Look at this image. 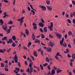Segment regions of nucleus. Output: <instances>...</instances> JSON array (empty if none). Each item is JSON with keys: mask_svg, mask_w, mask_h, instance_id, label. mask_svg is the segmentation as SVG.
<instances>
[{"mask_svg": "<svg viewBox=\"0 0 75 75\" xmlns=\"http://www.w3.org/2000/svg\"><path fill=\"white\" fill-rule=\"evenodd\" d=\"M24 17H22L19 19H17L18 21H20V25H21L22 23L24 22Z\"/></svg>", "mask_w": 75, "mask_h": 75, "instance_id": "f257e3e1", "label": "nucleus"}, {"mask_svg": "<svg viewBox=\"0 0 75 75\" xmlns=\"http://www.w3.org/2000/svg\"><path fill=\"white\" fill-rule=\"evenodd\" d=\"M52 27H53V23H52V22H51L50 23V26H48V28L49 29H50V30L52 31L53 28Z\"/></svg>", "mask_w": 75, "mask_h": 75, "instance_id": "f03ea898", "label": "nucleus"}, {"mask_svg": "<svg viewBox=\"0 0 75 75\" xmlns=\"http://www.w3.org/2000/svg\"><path fill=\"white\" fill-rule=\"evenodd\" d=\"M56 35L57 37H58V38L59 39H61V38H62V36H61V35L59 33H57Z\"/></svg>", "mask_w": 75, "mask_h": 75, "instance_id": "7ed1b4c3", "label": "nucleus"}, {"mask_svg": "<svg viewBox=\"0 0 75 75\" xmlns=\"http://www.w3.org/2000/svg\"><path fill=\"white\" fill-rule=\"evenodd\" d=\"M40 7L41 8L42 10L43 11H45L46 10V7L44 6H40Z\"/></svg>", "mask_w": 75, "mask_h": 75, "instance_id": "20e7f679", "label": "nucleus"}, {"mask_svg": "<svg viewBox=\"0 0 75 75\" xmlns=\"http://www.w3.org/2000/svg\"><path fill=\"white\" fill-rule=\"evenodd\" d=\"M33 55L35 57H38V54L35 51H33Z\"/></svg>", "mask_w": 75, "mask_h": 75, "instance_id": "39448f33", "label": "nucleus"}, {"mask_svg": "<svg viewBox=\"0 0 75 75\" xmlns=\"http://www.w3.org/2000/svg\"><path fill=\"white\" fill-rule=\"evenodd\" d=\"M46 7L47 9L49 10H50V11H52V8L50 6H46Z\"/></svg>", "mask_w": 75, "mask_h": 75, "instance_id": "423d86ee", "label": "nucleus"}, {"mask_svg": "<svg viewBox=\"0 0 75 75\" xmlns=\"http://www.w3.org/2000/svg\"><path fill=\"white\" fill-rule=\"evenodd\" d=\"M47 51L48 52H51V48L50 47H48L47 48Z\"/></svg>", "mask_w": 75, "mask_h": 75, "instance_id": "0eeeda50", "label": "nucleus"}, {"mask_svg": "<svg viewBox=\"0 0 75 75\" xmlns=\"http://www.w3.org/2000/svg\"><path fill=\"white\" fill-rule=\"evenodd\" d=\"M2 40H6V41L7 42H8V40H7V37H4L2 39Z\"/></svg>", "mask_w": 75, "mask_h": 75, "instance_id": "6e6552de", "label": "nucleus"}, {"mask_svg": "<svg viewBox=\"0 0 75 75\" xmlns=\"http://www.w3.org/2000/svg\"><path fill=\"white\" fill-rule=\"evenodd\" d=\"M25 33L27 35H28L29 34V31H28V29H26L25 31Z\"/></svg>", "mask_w": 75, "mask_h": 75, "instance_id": "1a4fd4ad", "label": "nucleus"}, {"mask_svg": "<svg viewBox=\"0 0 75 75\" xmlns=\"http://www.w3.org/2000/svg\"><path fill=\"white\" fill-rule=\"evenodd\" d=\"M39 25H40V26L42 27H43L44 26V24H42V22H40L39 23Z\"/></svg>", "mask_w": 75, "mask_h": 75, "instance_id": "9d476101", "label": "nucleus"}, {"mask_svg": "<svg viewBox=\"0 0 75 75\" xmlns=\"http://www.w3.org/2000/svg\"><path fill=\"white\" fill-rule=\"evenodd\" d=\"M32 38L33 40H35V35H34V33H33L32 34Z\"/></svg>", "mask_w": 75, "mask_h": 75, "instance_id": "9b49d317", "label": "nucleus"}, {"mask_svg": "<svg viewBox=\"0 0 75 75\" xmlns=\"http://www.w3.org/2000/svg\"><path fill=\"white\" fill-rule=\"evenodd\" d=\"M71 57L72 59H75V54H72Z\"/></svg>", "mask_w": 75, "mask_h": 75, "instance_id": "f8f14e48", "label": "nucleus"}, {"mask_svg": "<svg viewBox=\"0 0 75 75\" xmlns=\"http://www.w3.org/2000/svg\"><path fill=\"white\" fill-rule=\"evenodd\" d=\"M8 42H7L8 44H9V43L11 44V43H12V42H13V40H12V39H11L9 40V41H8Z\"/></svg>", "mask_w": 75, "mask_h": 75, "instance_id": "ddd939ff", "label": "nucleus"}, {"mask_svg": "<svg viewBox=\"0 0 75 75\" xmlns=\"http://www.w3.org/2000/svg\"><path fill=\"white\" fill-rule=\"evenodd\" d=\"M4 16H3V17L4 18H6V17L7 16V14L6 13V12H4Z\"/></svg>", "mask_w": 75, "mask_h": 75, "instance_id": "4468645a", "label": "nucleus"}, {"mask_svg": "<svg viewBox=\"0 0 75 75\" xmlns=\"http://www.w3.org/2000/svg\"><path fill=\"white\" fill-rule=\"evenodd\" d=\"M33 67L30 68V73L31 74V72H33Z\"/></svg>", "mask_w": 75, "mask_h": 75, "instance_id": "2eb2a0df", "label": "nucleus"}, {"mask_svg": "<svg viewBox=\"0 0 75 75\" xmlns=\"http://www.w3.org/2000/svg\"><path fill=\"white\" fill-rule=\"evenodd\" d=\"M2 28H3V30H7V26H5V27H4V25H2Z\"/></svg>", "mask_w": 75, "mask_h": 75, "instance_id": "dca6fc26", "label": "nucleus"}, {"mask_svg": "<svg viewBox=\"0 0 75 75\" xmlns=\"http://www.w3.org/2000/svg\"><path fill=\"white\" fill-rule=\"evenodd\" d=\"M51 73L52 74V75H54L55 73V70H54V69H53Z\"/></svg>", "mask_w": 75, "mask_h": 75, "instance_id": "f3484780", "label": "nucleus"}, {"mask_svg": "<svg viewBox=\"0 0 75 75\" xmlns=\"http://www.w3.org/2000/svg\"><path fill=\"white\" fill-rule=\"evenodd\" d=\"M57 73L58 74L59 73H60L61 72H62V70H59V69H57Z\"/></svg>", "mask_w": 75, "mask_h": 75, "instance_id": "a211bd4d", "label": "nucleus"}, {"mask_svg": "<svg viewBox=\"0 0 75 75\" xmlns=\"http://www.w3.org/2000/svg\"><path fill=\"white\" fill-rule=\"evenodd\" d=\"M43 30L45 33H47V27H45L44 28Z\"/></svg>", "mask_w": 75, "mask_h": 75, "instance_id": "6ab92c4d", "label": "nucleus"}, {"mask_svg": "<svg viewBox=\"0 0 75 75\" xmlns=\"http://www.w3.org/2000/svg\"><path fill=\"white\" fill-rule=\"evenodd\" d=\"M0 23H1V25H3V24L4 23V22L3 21V20H2V19H0Z\"/></svg>", "mask_w": 75, "mask_h": 75, "instance_id": "aec40b11", "label": "nucleus"}, {"mask_svg": "<svg viewBox=\"0 0 75 75\" xmlns=\"http://www.w3.org/2000/svg\"><path fill=\"white\" fill-rule=\"evenodd\" d=\"M12 38V39L13 40H16V36H15L14 35L13 36Z\"/></svg>", "mask_w": 75, "mask_h": 75, "instance_id": "412c9836", "label": "nucleus"}, {"mask_svg": "<svg viewBox=\"0 0 75 75\" xmlns=\"http://www.w3.org/2000/svg\"><path fill=\"white\" fill-rule=\"evenodd\" d=\"M41 36L42 38L43 39V38H45V35H44L42 34H41Z\"/></svg>", "mask_w": 75, "mask_h": 75, "instance_id": "4be33fe9", "label": "nucleus"}, {"mask_svg": "<svg viewBox=\"0 0 75 75\" xmlns=\"http://www.w3.org/2000/svg\"><path fill=\"white\" fill-rule=\"evenodd\" d=\"M14 58H13V60L16 59H17V54H15L14 55Z\"/></svg>", "mask_w": 75, "mask_h": 75, "instance_id": "5701e85b", "label": "nucleus"}, {"mask_svg": "<svg viewBox=\"0 0 75 75\" xmlns=\"http://www.w3.org/2000/svg\"><path fill=\"white\" fill-rule=\"evenodd\" d=\"M15 69L16 71H17L18 72H19V71H20V68H19L15 67Z\"/></svg>", "mask_w": 75, "mask_h": 75, "instance_id": "b1692460", "label": "nucleus"}, {"mask_svg": "<svg viewBox=\"0 0 75 75\" xmlns=\"http://www.w3.org/2000/svg\"><path fill=\"white\" fill-rule=\"evenodd\" d=\"M10 30H11V29H8V30L7 31V33H6L7 34H8L10 33Z\"/></svg>", "mask_w": 75, "mask_h": 75, "instance_id": "393cba45", "label": "nucleus"}, {"mask_svg": "<svg viewBox=\"0 0 75 75\" xmlns=\"http://www.w3.org/2000/svg\"><path fill=\"white\" fill-rule=\"evenodd\" d=\"M8 23V24H13V21H10Z\"/></svg>", "mask_w": 75, "mask_h": 75, "instance_id": "a878e982", "label": "nucleus"}, {"mask_svg": "<svg viewBox=\"0 0 75 75\" xmlns=\"http://www.w3.org/2000/svg\"><path fill=\"white\" fill-rule=\"evenodd\" d=\"M63 47H67V44L65 43H63Z\"/></svg>", "mask_w": 75, "mask_h": 75, "instance_id": "bb28decb", "label": "nucleus"}, {"mask_svg": "<svg viewBox=\"0 0 75 75\" xmlns=\"http://www.w3.org/2000/svg\"><path fill=\"white\" fill-rule=\"evenodd\" d=\"M40 66L41 68V70H43V69H44V68H43V66L41 65V64H40Z\"/></svg>", "mask_w": 75, "mask_h": 75, "instance_id": "cd10ccee", "label": "nucleus"}, {"mask_svg": "<svg viewBox=\"0 0 75 75\" xmlns=\"http://www.w3.org/2000/svg\"><path fill=\"white\" fill-rule=\"evenodd\" d=\"M1 67H4V64H3V63L1 62Z\"/></svg>", "mask_w": 75, "mask_h": 75, "instance_id": "c85d7f7f", "label": "nucleus"}, {"mask_svg": "<svg viewBox=\"0 0 75 75\" xmlns=\"http://www.w3.org/2000/svg\"><path fill=\"white\" fill-rule=\"evenodd\" d=\"M12 47H16V45L15 44V43H13L12 44Z\"/></svg>", "mask_w": 75, "mask_h": 75, "instance_id": "c756f323", "label": "nucleus"}, {"mask_svg": "<svg viewBox=\"0 0 75 75\" xmlns=\"http://www.w3.org/2000/svg\"><path fill=\"white\" fill-rule=\"evenodd\" d=\"M30 7L31 9L33 10H34V11H35V10L33 8V6L31 5H30Z\"/></svg>", "mask_w": 75, "mask_h": 75, "instance_id": "7c9ffc66", "label": "nucleus"}, {"mask_svg": "<svg viewBox=\"0 0 75 75\" xmlns=\"http://www.w3.org/2000/svg\"><path fill=\"white\" fill-rule=\"evenodd\" d=\"M46 3L47 5H49V4L50 3V1H46Z\"/></svg>", "mask_w": 75, "mask_h": 75, "instance_id": "2f4dec72", "label": "nucleus"}, {"mask_svg": "<svg viewBox=\"0 0 75 75\" xmlns=\"http://www.w3.org/2000/svg\"><path fill=\"white\" fill-rule=\"evenodd\" d=\"M32 65H33V62H32L31 63L29 64V66L30 68H33V67H32Z\"/></svg>", "mask_w": 75, "mask_h": 75, "instance_id": "473e14b6", "label": "nucleus"}, {"mask_svg": "<svg viewBox=\"0 0 75 75\" xmlns=\"http://www.w3.org/2000/svg\"><path fill=\"white\" fill-rule=\"evenodd\" d=\"M43 65L44 67H46V66H47V65H48V63H45V64H44Z\"/></svg>", "mask_w": 75, "mask_h": 75, "instance_id": "72a5a7b5", "label": "nucleus"}, {"mask_svg": "<svg viewBox=\"0 0 75 75\" xmlns=\"http://www.w3.org/2000/svg\"><path fill=\"white\" fill-rule=\"evenodd\" d=\"M32 25L33 26H37V24L35 23L34 22H33L32 23Z\"/></svg>", "mask_w": 75, "mask_h": 75, "instance_id": "f704fd0d", "label": "nucleus"}, {"mask_svg": "<svg viewBox=\"0 0 75 75\" xmlns=\"http://www.w3.org/2000/svg\"><path fill=\"white\" fill-rule=\"evenodd\" d=\"M46 60L47 62H49L50 61V60L48 58V57H46Z\"/></svg>", "mask_w": 75, "mask_h": 75, "instance_id": "c9c22d12", "label": "nucleus"}, {"mask_svg": "<svg viewBox=\"0 0 75 75\" xmlns=\"http://www.w3.org/2000/svg\"><path fill=\"white\" fill-rule=\"evenodd\" d=\"M63 42H64V41L62 40H61L60 42V45H63Z\"/></svg>", "mask_w": 75, "mask_h": 75, "instance_id": "e433bc0d", "label": "nucleus"}, {"mask_svg": "<svg viewBox=\"0 0 75 75\" xmlns=\"http://www.w3.org/2000/svg\"><path fill=\"white\" fill-rule=\"evenodd\" d=\"M68 33L69 35H72V32H71V31L69 32Z\"/></svg>", "mask_w": 75, "mask_h": 75, "instance_id": "4c0bfd02", "label": "nucleus"}, {"mask_svg": "<svg viewBox=\"0 0 75 75\" xmlns=\"http://www.w3.org/2000/svg\"><path fill=\"white\" fill-rule=\"evenodd\" d=\"M22 47H23V49H24V50H27L28 49H27V48H26L24 46H23Z\"/></svg>", "mask_w": 75, "mask_h": 75, "instance_id": "58836bf2", "label": "nucleus"}, {"mask_svg": "<svg viewBox=\"0 0 75 75\" xmlns=\"http://www.w3.org/2000/svg\"><path fill=\"white\" fill-rule=\"evenodd\" d=\"M50 43V44L51 45H54V43L51 41L49 42Z\"/></svg>", "mask_w": 75, "mask_h": 75, "instance_id": "ea45409f", "label": "nucleus"}, {"mask_svg": "<svg viewBox=\"0 0 75 75\" xmlns=\"http://www.w3.org/2000/svg\"><path fill=\"white\" fill-rule=\"evenodd\" d=\"M11 50V48H9V49H8L6 51L7 52H10V51Z\"/></svg>", "mask_w": 75, "mask_h": 75, "instance_id": "a19ab883", "label": "nucleus"}, {"mask_svg": "<svg viewBox=\"0 0 75 75\" xmlns=\"http://www.w3.org/2000/svg\"><path fill=\"white\" fill-rule=\"evenodd\" d=\"M56 56H59V52H58L56 54Z\"/></svg>", "mask_w": 75, "mask_h": 75, "instance_id": "79ce46f5", "label": "nucleus"}, {"mask_svg": "<svg viewBox=\"0 0 75 75\" xmlns=\"http://www.w3.org/2000/svg\"><path fill=\"white\" fill-rule=\"evenodd\" d=\"M67 21H68V23H71V20H70V19H68Z\"/></svg>", "mask_w": 75, "mask_h": 75, "instance_id": "37998d69", "label": "nucleus"}, {"mask_svg": "<svg viewBox=\"0 0 75 75\" xmlns=\"http://www.w3.org/2000/svg\"><path fill=\"white\" fill-rule=\"evenodd\" d=\"M31 11L33 13V15H34L35 14V12H34V11H33V10L31 9Z\"/></svg>", "mask_w": 75, "mask_h": 75, "instance_id": "c03bdc74", "label": "nucleus"}, {"mask_svg": "<svg viewBox=\"0 0 75 75\" xmlns=\"http://www.w3.org/2000/svg\"><path fill=\"white\" fill-rule=\"evenodd\" d=\"M20 72H22V73L24 72V70H23L22 69H21L20 70Z\"/></svg>", "mask_w": 75, "mask_h": 75, "instance_id": "a18cd8bd", "label": "nucleus"}, {"mask_svg": "<svg viewBox=\"0 0 75 75\" xmlns=\"http://www.w3.org/2000/svg\"><path fill=\"white\" fill-rule=\"evenodd\" d=\"M0 52H1V53H4V51H3V50L0 49Z\"/></svg>", "mask_w": 75, "mask_h": 75, "instance_id": "49530a36", "label": "nucleus"}, {"mask_svg": "<svg viewBox=\"0 0 75 75\" xmlns=\"http://www.w3.org/2000/svg\"><path fill=\"white\" fill-rule=\"evenodd\" d=\"M40 31L41 33H42V32H44V31H43V30L41 28H40Z\"/></svg>", "mask_w": 75, "mask_h": 75, "instance_id": "de8ad7c7", "label": "nucleus"}, {"mask_svg": "<svg viewBox=\"0 0 75 75\" xmlns=\"http://www.w3.org/2000/svg\"><path fill=\"white\" fill-rule=\"evenodd\" d=\"M14 60H15V62H16V63H17V62H18V60L17 59H15Z\"/></svg>", "mask_w": 75, "mask_h": 75, "instance_id": "09e8293b", "label": "nucleus"}, {"mask_svg": "<svg viewBox=\"0 0 75 75\" xmlns=\"http://www.w3.org/2000/svg\"><path fill=\"white\" fill-rule=\"evenodd\" d=\"M4 3H8V1L6 0H4Z\"/></svg>", "mask_w": 75, "mask_h": 75, "instance_id": "8fccbe9b", "label": "nucleus"}, {"mask_svg": "<svg viewBox=\"0 0 75 75\" xmlns=\"http://www.w3.org/2000/svg\"><path fill=\"white\" fill-rule=\"evenodd\" d=\"M6 43V42H5L4 41H2V44L3 45H5V43Z\"/></svg>", "mask_w": 75, "mask_h": 75, "instance_id": "3c124183", "label": "nucleus"}, {"mask_svg": "<svg viewBox=\"0 0 75 75\" xmlns=\"http://www.w3.org/2000/svg\"><path fill=\"white\" fill-rule=\"evenodd\" d=\"M55 58L56 59L59 60V58L57 56H55Z\"/></svg>", "mask_w": 75, "mask_h": 75, "instance_id": "603ef678", "label": "nucleus"}, {"mask_svg": "<svg viewBox=\"0 0 75 75\" xmlns=\"http://www.w3.org/2000/svg\"><path fill=\"white\" fill-rule=\"evenodd\" d=\"M33 28H34V30H37V26H33Z\"/></svg>", "mask_w": 75, "mask_h": 75, "instance_id": "864d4df0", "label": "nucleus"}, {"mask_svg": "<svg viewBox=\"0 0 75 75\" xmlns=\"http://www.w3.org/2000/svg\"><path fill=\"white\" fill-rule=\"evenodd\" d=\"M26 71L28 72H30V69L29 68H28V69L26 70Z\"/></svg>", "mask_w": 75, "mask_h": 75, "instance_id": "5fc2aeb1", "label": "nucleus"}, {"mask_svg": "<svg viewBox=\"0 0 75 75\" xmlns=\"http://www.w3.org/2000/svg\"><path fill=\"white\" fill-rule=\"evenodd\" d=\"M4 70H5V71H8V69L7 68H6L4 69Z\"/></svg>", "mask_w": 75, "mask_h": 75, "instance_id": "6e6d98bb", "label": "nucleus"}, {"mask_svg": "<svg viewBox=\"0 0 75 75\" xmlns=\"http://www.w3.org/2000/svg\"><path fill=\"white\" fill-rule=\"evenodd\" d=\"M66 17L68 18V17H69V15L68 14H65Z\"/></svg>", "mask_w": 75, "mask_h": 75, "instance_id": "4d7b16f0", "label": "nucleus"}, {"mask_svg": "<svg viewBox=\"0 0 75 75\" xmlns=\"http://www.w3.org/2000/svg\"><path fill=\"white\" fill-rule=\"evenodd\" d=\"M18 67H21V65H20V62H18Z\"/></svg>", "mask_w": 75, "mask_h": 75, "instance_id": "13d9d810", "label": "nucleus"}, {"mask_svg": "<svg viewBox=\"0 0 75 75\" xmlns=\"http://www.w3.org/2000/svg\"><path fill=\"white\" fill-rule=\"evenodd\" d=\"M4 62L6 63V64H8V60H6L4 61Z\"/></svg>", "mask_w": 75, "mask_h": 75, "instance_id": "bf43d9fd", "label": "nucleus"}, {"mask_svg": "<svg viewBox=\"0 0 75 75\" xmlns=\"http://www.w3.org/2000/svg\"><path fill=\"white\" fill-rule=\"evenodd\" d=\"M67 37H68V36H67V35L66 34L64 35V38H65V39H67Z\"/></svg>", "mask_w": 75, "mask_h": 75, "instance_id": "052dcab7", "label": "nucleus"}, {"mask_svg": "<svg viewBox=\"0 0 75 75\" xmlns=\"http://www.w3.org/2000/svg\"><path fill=\"white\" fill-rule=\"evenodd\" d=\"M8 64H6V65H5V68H8Z\"/></svg>", "mask_w": 75, "mask_h": 75, "instance_id": "680f3d73", "label": "nucleus"}, {"mask_svg": "<svg viewBox=\"0 0 75 75\" xmlns=\"http://www.w3.org/2000/svg\"><path fill=\"white\" fill-rule=\"evenodd\" d=\"M27 61H25V65H27Z\"/></svg>", "mask_w": 75, "mask_h": 75, "instance_id": "e2e57ef3", "label": "nucleus"}, {"mask_svg": "<svg viewBox=\"0 0 75 75\" xmlns=\"http://www.w3.org/2000/svg\"><path fill=\"white\" fill-rule=\"evenodd\" d=\"M72 22L73 24H75V20L74 19L73 20Z\"/></svg>", "mask_w": 75, "mask_h": 75, "instance_id": "0e129e2a", "label": "nucleus"}, {"mask_svg": "<svg viewBox=\"0 0 75 75\" xmlns=\"http://www.w3.org/2000/svg\"><path fill=\"white\" fill-rule=\"evenodd\" d=\"M11 64H11V62H9V63H8L9 66H10V65H11Z\"/></svg>", "mask_w": 75, "mask_h": 75, "instance_id": "69168bd1", "label": "nucleus"}, {"mask_svg": "<svg viewBox=\"0 0 75 75\" xmlns=\"http://www.w3.org/2000/svg\"><path fill=\"white\" fill-rule=\"evenodd\" d=\"M73 15L74 17H75V12H74L73 13Z\"/></svg>", "mask_w": 75, "mask_h": 75, "instance_id": "338daca9", "label": "nucleus"}, {"mask_svg": "<svg viewBox=\"0 0 75 75\" xmlns=\"http://www.w3.org/2000/svg\"><path fill=\"white\" fill-rule=\"evenodd\" d=\"M73 72L74 74H75V68H74V69H73Z\"/></svg>", "mask_w": 75, "mask_h": 75, "instance_id": "774afa93", "label": "nucleus"}]
</instances>
